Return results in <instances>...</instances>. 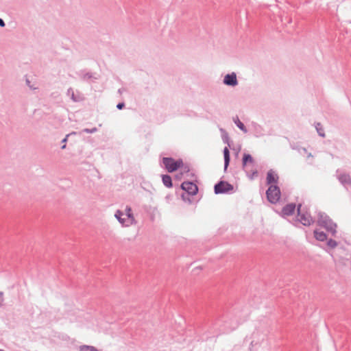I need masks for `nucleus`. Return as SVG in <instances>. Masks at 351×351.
<instances>
[{
	"label": "nucleus",
	"mask_w": 351,
	"mask_h": 351,
	"mask_svg": "<svg viewBox=\"0 0 351 351\" xmlns=\"http://www.w3.org/2000/svg\"><path fill=\"white\" fill-rule=\"evenodd\" d=\"M233 189V186L224 181H220L215 185V193L216 194L224 193Z\"/></svg>",
	"instance_id": "39448f33"
},
{
	"label": "nucleus",
	"mask_w": 351,
	"mask_h": 351,
	"mask_svg": "<svg viewBox=\"0 0 351 351\" xmlns=\"http://www.w3.org/2000/svg\"><path fill=\"white\" fill-rule=\"evenodd\" d=\"M314 235L317 240L324 241L327 239L326 234L322 231L315 230Z\"/></svg>",
	"instance_id": "2eb2a0df"
},
{
	"label": "nucleus",
	"mask_w": 351,
	"mask_h": 351,
	"mask_svg": "<svg viewBox=\"0 0 351 351\" xmlns=\"http://www.w3.org/2000/svg\"><path fill=\"white\" fill-rule=\"evenodd\" d=\"M233 121L234 122V123L237 125V126L244 133H247V130L245 128V126L244 125V124L239 120V119L238 118V117H236L235 118L233 119Z\"/></svg>",
	"instance_id": "a211bd4d"
},
{
	"label": "nucleus",
	"mask_w": 351,
	"mask_h": 351,
	"mask_svg": "<svg viewBox=\"0 0 351 351\" xmlns=\"http://www.w3.org/2000/svg\"><path fill=\"white\" fill-rule=\"evenodd\" d=\"M90 77H91V75L90 73H86L83 77V78L84 80L90 79Z\"/></svg>",
	"instance_id": "cd10ccee"
},
{
	"label": "nucleus",
	"mask_w": 351,
	"mask_h": 351,
	"mask_svg": "<svg viewBox=\"0 0 351 351\" xmlns=\"http://www.w3.org/2000/svg\"><path fill=\"white\" fill-rule=\"evenodd\" d=\"M220 132L221 133V137H222V139H223V141L225 143H227L228 145H229V136H228V134L226 132V131L223 129V128H220Z\"/></svg>",
	"instance_id": "6ab92c4d"
},
{
	"label": "nucleus",
	"mask_w": 351,
	"mask_h": 351,
	"mask_svg": "<svg viewBox=\"0 0 351 351\" xmlns=\"http://www.w3.org/2000/svg\"><path fill=\"white\" fill-rule=\"evenodd\" d=\"M315 128L319 134V135L322 137H324L325 136V133L324 132V129L321 125V123H317L316 124V126H315Z\"/></svg>",
	"instance_id": "4be33fe9"
},
{
	"label": "nucleus",
	"mask_w": 351,
	"mask_h": 351,
	"mask_svg": "<svg viewBox=\"0 0 351 351\" xmlns=\"http://www.w3.org/2000/svg\"><path fill=\"white\" fill-rule=\"evenodd\" d=\"M302 205L299 204L298 206V220L301 222L304 226H310L313 223V218L307 212L302 213L301 210Z\"/></svg>",
	"instance_id": "20e7f679"
},
{
	"label": "nucleus",
	"mask_w": 351,
	"mask_h": 351,
	"mask_svg": "<svg viewBox=\"0 0 351 351\" xmlns=\"http://www.w3.org/2000/svg\"><path fill=\"white\" fill-rule=\"evenodd\" d=\"M80 351H99L94 346H82L80 347Z\"/></svg>",
	"instance_id": "412c9836"
},
{
	"label": "nucleus",
	"mask_w": 351,
	"mask_h": 351,
	"mask_svg": "<svg viewBox=\"0 0 351 351\" xmlns=\"http://www.w3.org/2000/svg\"><path fill=\"white\" fill-rule=\"evenodd\" d=\"M308 156H309V157H310V156H311V157L312 156V155H311V153L308 154Z\"/></svg>",
	"instance_id": "c756f323"
},
{
	"label": "nucleus",
	"mask_w": 351,
	"mask_h": 351,
	"mask_svg": "<svg viewBox=\"0 0 351 351\" xmlns=\"http://www.w3.org/2000/svg\"><path fill=\"white\" fill-rule=\"evenodd\" d=\"M97 131V129L96 128H93L92 129L85 128L83 130V132L88 134H92L95 133Z\"/></svg>",
	"instance_id": "393cba45"
},
{
	"label": "nucleus",
	"mask_w": 351,
	"mask_h": 351,
	"mask_svg": "<svg viewBox=\"0 0 351 351\" xmlns=\"http://www.w3.org/2000/svg\"><path fill=\"white\" fill-rule=\"evenodd\" d=\"M123 215V213L120 210H117L115 213L114 217H116V219L119 221V222L120 223H121L123 226H125L127 221L125 218H122Z\"/></svg>",
	"instance_id": "4468645a"
},
{
	"label": "nucleus",
	"mask_w": 351,
	"mask_h": 351,
	"mask_svg": "<svg viewBox=\"0 0 351 351\" xmlns=\"http://www.w3.org/2000/svg\"><path fill=\"white\" fill-rule=\"evenodd\" d=\"M125 215H126L127 217L128 218V221H127L125 226H129L130 225L135 223V222H136L135 219L132 213V208L130 206L126 207Z\"/></svg>",
	"instance_id": "1a4fd4ad"
},
{
	"label": "nucleus",
	"mask_w": 351,
	"mask_h": 351,
	"mask_svg": "<svg viewBox=\"0 0 351 351\" xmlns=\"http://www.w3.org/2000/svg\"><path fill=\"white\" fill-rule=\"evenodd\" d=\"M66 94H67V95L69 97H71V99L74 102H78V101H81L84 100V97L82 95H80V94L75 95V93H74V90L71 88H69L67 90Z\"/></svg>",
	"instance_id": "6e6552de"
},
{
	"label": "nucleus",
	"mask_w": 351,
	"mask_h": 351,
	"mask_svg": "<svg viewBox=\"0 0 351 351\" xmlns=\"http://www.w3.org/2000/svg\"><path fill=\"white\" fill-rule=\"evenodd\" d=\"M5 23L4 21L2 19H0V27H5Z\"/></svg>",
	"instance_id": "c85d7f7f"
},
{
	"label": "nucleus",
	"mask_w": 351,
	"mask_h": 351,
	"mask_svg": "<svg viewBox=\"0 0 351 351\" xmlns=\"http://www.w3.org/2000/svg\"><path fill=\"white\" fill-rule=\"evenodd\" d=\"M224 156V169H226L230 163V152L228 147H225L223 149Z\"/></svg>",
	"instance_id": "f3484780"
},
{
	"label": "nucleus",
	"mask_w": 351,
	"mask_h": 351,
	"mask_svg": "<svg viewBox=\"0 0 351 351\" xmlns=\"http://www.w3.org/2000/svg\"><path fill=\"white\" fill-rule=\"evenodd\" d=\"M182 190L186 191L190 195H195L197 193L198 188L197 185L191 182H184L181 184Z\"/></svg>",
	"instance_id": "423d86ee"
},
{
	"label": "nucleus",
	"mask_w": 351,
	"mask_h": 351,
	"mask_svg": "<svg viewBox=\"0 0 351 351\" xmlns=\"http://www.w3.org/2000/svg\"><path fill=\"white\" fill-rule=\"evenodd\" d=\"M3 302V293L0 291V306H2Z\"/></svg>",
	"instance_id": "a878e982"
},
{
	"label": "nucleus",
	"mask_w": 351,
	"mask_h": 351,
	"mask_svg": "<svg viewBox=\"0 0 351 351\" xmlns=\"http://www.w3.org/2000/svg\"><path fill=\"white\" fill-rule=\"evenodd\" d=\"M278 177L272 170L268 171L267 175V182L268 184L276 182Z\"/></svg>",
	"instance_id": "f8f14e48"
},
{
	"label": "nucleus",
	"mask_w": 351,
	"mask_h": 351,
	"mask_svg": "<svg viewBox=\"0 0 351 351\" xmlns=\"http://www.w3.org/2000/svg\"><path fill=\"white\" fill-rule=\"evenodd\" d=\"M254 160L252 158V157L251 156V155L250 154H244L243 156V167L246 166L247 165V162H253Z\"/></svg>",
	"instance_id": "aec40b11"
},
{
	"label": "nucleus",
	"mask_w": 351,
	"mask_h": 351,
	"mask_svg": "<svg viewBox=\"0 0 351 351\" xmlns=\"http://www.w3.org/2000/svg\"><path fill=\"white\" fill-rule=\"evenodd\" d=\"M295 209V205L293 204H290L285 206L282 208V212L285 215H291L294 213Z\"/></svg>",
	"instance_id": "9b49d317"
},
{
	"label": "nucleus",
	"mask_w": 351,
	"mask_h": 351,
	"mask_svg": "<svg viewBox=\"0 0 351 351\" xmlns=\"http://www.w3.org/2000/svg\"><path fill=\"white\" fill-rule=\"evenodd\" d=\"M327 245L332 248H335L337 246V243L333 239H329L327 241Z\"/></svg>",
	"instance_id": "b1692460"
},
{
	"label": "nucleus",
	"mask_w": 351,
	"mask_h": 351,
	"mask_svg": "<svg viewBox=\"0 0 351 351\" xmlns=\"http://www.w3.org/2000/svg\"><path fill=\"white\" fill-rule=\"evenodd\" d=\"M223 82L226 86H236L238 84L237 74L234 72L227 74L224 76Z\"/></svg>",
	"instance_id": "0eeeda50"
},
{
	"label": "nucleus",
	"mask_w": 351,
	"mask_h": 351,
	"mask_svg": "<svg viewBox=\"0 0 351 351\" xmlns=\"http://www.w3.org/2000/svg\"><path fill=\"white\" fill-rule=\"evenodd\" d=\"M0 351H4L3 350L0 349Z\"/></svg>",
	"instance_id": "7c9ffc66"
},
{
	"label": "nucleus",
	"mask_w": 351,
	"mask_h": 351,
	"mask_svg": "<svg viewBox=\"0 0 351 351\" xmlns=\"http://www.w3.org/2000/svg\"><path fill=\"white\" fill-rule=\"evenodd\" d=\"M338 180L343 184H351V176L348 173H341L338 176Z\"/></svg>",
	"instance_id": "9d476101"
},
{
	"label": "nucleus",
	"mask_w": 351,
	"mask_h": 351,
	"mask_svg": "<svg viewBox=\"0 0 351 351\" xmlns=\"http://www.w3.org/2000/svg\"><path fill=\"white\" fill-rule=\"evenodd\" d=\"M125 104L123 103H119L117 106V108L119 110H121L124 107Z\"/></svg>",
	"instance_id": "bb28decb"
},
{
	"label": "nucleus",
	"mask_w": 351,
	"mask_h": 351,
	"mask_svg": "<svg viewBox=\"0 0 351 351\" xmlns=\"http://www.w3.org/2000/svg\"><path fill=\"white\" fill-rule=\"evenodd\" d=\"M162 164L169 172H173L182 167L183 162L182 160H175L173 158L164 157Z\"/></svg>",
	"instance_id": "f03ea898"
},
{
	"label": "nucleus",
	"mask_w": 351,
	"mask_h": 351,
	"mask_svg": "<svg viewBox=\"0 0 351 351\" xmlns=\"http://www.w3.org/2000/svg\"><path fill=\"white\" fill-rule=\"evenodd\" d=\"M162 183L167 188L172 187V180L170 176L169 175H163L162 176Z\"/></svg>",
	"instance_id": "dca6fc26"
},
{
	"label": "nucleus",
	"mask_w": 351,
	"mask_h": 351,
	"mask_svg": "<svg viewBox=\"0 0 351 351\" xmlns=\"http://www.w3.org/2000/svg\"><path fill=\"white\" fill-rule=\"evenodd\" d=\"M75 134V132H71V133H70V134H66V136H65V137L62 140V143L64 144V145L62 146V147H61L62 149H65V148H66V141H67V140H68V137H69L70 135H71V134Z\"/></svg>",
	"instance_id": "5701e85b"
},
{
	"label": "nucleus",
	"mask_w": 351,
	"mask_h": 351,
	"mask_svg": "<svg viewBox=\"0 0 351 351\" xmlns=\"http://www.w3.org/2000/svg\"><path fill=\"white\" fill-rule=\"evenodd\" d=\"M25 84L32 90H38L39 89L38 84L36 82H32L29 78L25 79Z\"/></svg>",
	"instance_id": "ddd939ff"
},
{
	"label": "nucleus",
	"mask_w": 351,
	"mask_h": 351,
	"mask_svg": "<svg viewBox=\"0 0 351 351\" xmlns=\"http://www.w3.org/2000/svg\"><path fill=\"white\" fill-rule=\"evenodd\" d=\"M266 194L269 202H270L272 204H275L280 199V191L278 186L275 185H271L267 189Z\"/></svg>",
	"instance_id": "7ed1b4c3"
},
{
	"label": "nucleus",
	"mask_w": 351,
	"mask_h": 351,
	"mask_svg": "<svg viewBox=\"0 0 351 351\" xmlns=\"http://www.w3.org/2000/svg\"><path fill=\"white\" fill-rule=\"evenodd\" d=\"M317 224L324 228L332 236L335 237L337 233V224L325 213H319L318 215Z\"/></svg>",
	"instance_id": "f257e3e1"
}]
</instances>
